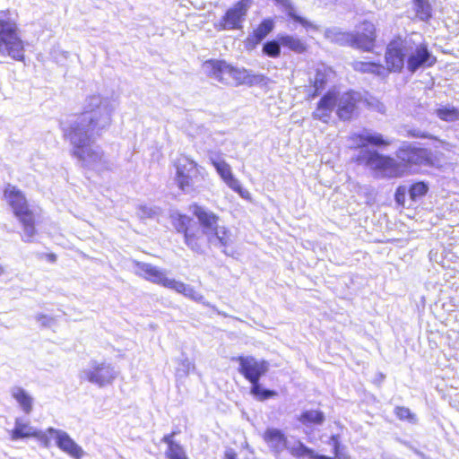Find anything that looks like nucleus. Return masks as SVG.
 <instances>
[{"label":"nucleus","instance_id":"nucleus-40","mask_svg":"<svg viewBox=\"0 0 459 459\" xmlns=\"http://www.w3.org/2000/svg\"><path fill=\"white\" fill-rule=\"evenodd\" d=\"M47 257L50 262H55L56 260V255L54 254L47 255Z\"/></svg>","mask_w":459,"mask_h":459},{"label":"nucleus","instance_id":"nucleus-41","mask_svg":"<svg viewBox=\"0 0 459 459\" xmlns=\"http://www.w3.org/2000/svg\"><path fill=\"white\" fill-rule=\"evenodd\" d=\"M4 273V268L3 266L0 264V275Z\"/></svg>","mask_w":459,"mask_h":459},{"label":"nucleus","instance_id":"nucleus-19","mask_svg":"<svg viewBox=\"0 0 459 459\" xmlns=\"http://www.w3.org/2000/svg\"><path fill=\"white\" fill-rule=\"evenodd\" d=\"M179 433V431H172L163 436L161 441L164 442L168 448L165 452L167 459H189L184 447L174 441V437Z\"/></svg>","mask_w":459,"mask_h":459},{"label":"nucleus","instance_id":"nucleus-1","mask_svg":"<svg viewBox=\"0 0 459 459\" xmlns=\"http://www.w3.org/2000/svg\"><path fill=\"white\" fill-rule=\"evenodd\" d=\"M191 208L199 226L193 218L185 213H177L171 217L175 231L183 237L184 243L189 249L203 253L204 247H210L212 245L226 247L230 244V231L225 227L219 226V215L196 203H194Z\"/></svg>","mask_w":459,"mask_h":459},{"label":"nucleus","instance_id":"nucleus-23","mask_svg":"<svg viewBox=\"0 0 459 459\" xmlns=\"http://www.w3.org/2000/svg\"><path fill=\"white\" fill-rule=\"evenodd\" d=\"M297 420L305 427L320 426L325 422V415L320 410H305L301 411Z\"/></svg>","mask_w":459,"mask_h":459},{"label":"nucleus","instance_id":"nucleus-13","mask_svg":"<svg viewBox=\"0 0 459 459\" xmlns=\"http://www.w3.org/2000/svg\"><path fill=\"white\" fill-rule=\"evenodd\" d=\"M361 102H366V100L359 92L347 91L340 95L335 114L340 120L350 121L356 116Z\"/></svg>","mask_w":459,"mask_h":459},{"label":"nucleus","instance_id":"nucleus-31","mask_svg":"<svg viewBox=\"0 0 459 459\" xmlns=\"http://www.w3.org/2000/svg\"><path fill=\"white\" fill-rule=\"evenodd\" d=\"M436 114L443 121L452 122L459 120V109L455 107H441L437 108Z\"/></svg>","mask_w":459,"mask_h":459},{"label":"nucleus","instance_id":"nucleus-26","mask_svg":"<svg viewBox=\"0 0 459 459\" xmlns=\"http://www.w3.org/2000/svg\"><path fill=\"white\" fill-rule=\"evenodd\" d=\"M329 75L325 70H316L314 79L311 81L313 91L308 93L309 100L316 98L326 87Z\"/></svg>","mask_w":459,"mask_h":459},{"label":"nucleus","instance_id":"nucleus-22","mask_svg":"<svg viewBox=\"0 0 459 459\" xmlns=\"http://www.w3.org/2000/svg\"><path fill=\"white\" fill-rule=\"evenodd\" d=\"M59 448L74 459H81L84 455L78 446L66 433H59Z\"/></svg>","mask_w":459,"mask_h":459},{"label":"nucleus","instance_id":"nucleus-32","mask_svg":"<svg viewBox=\"0 0 459 459\" xmlns=\"http://www.w3.org/2000/svg\"><path fill=\"white\" fill-rule=\"evenodd\" d=\"M330 441L333 445V454L336 459H351V455L341 444L339 435H332Z\"/></svg>","mask_w":459,"mask_h":459},{"label":"nucleus","instance_id":"nucleus-9","mask_svg":"<svg viewBox=\"0 0 459 459\" xmlns=\"http://www.w3.org/2000/svg\"><path fill=\"white\" fill-rule=\"evenodd\" d=\"M134 268L136 274L148 281L173 290L194 300H200L203 298L183 281L168 278L164 270L152 264L135 261Z\"/></svg>","mask_w":459,"mask_h":459},{"label":"nucleus","instance_id":"nucleus-7","mask_svg":"<svg viewBox=\"0 0 459 459\" xmlns=\"http://www.w3.org/2000/svg\"><path fill=\"white\" fill-rule=\"evenodd\" d=\"M333 41L342 47L371 53L378 46L377 27L372 21L364 19L356 24L353 31L334 32Z\"/></svg>","mask_w":459,"mask_h":459},{"label":"nucleus","instance_id":"nucleus-14","mask_svg":"<svg viewBox=\"0 0 459 459\" xmlns=\"http://www.w3.org/2000/svg\"><path fill=\"white\" fill-rule=\"evenodd\" d=\"M340 94L337 91H327L318 100L313 117L327 122L334 108H337Z\"/></svg>","mask_w":459,"mask_h":459},{"label":"nucleus","instance_id":"nucleus-8","mask_svg":"<svg viewBox=\"0 0 459 459\" xmlns=\"http://www.w3.org/2000/svg\"><path fill=\"white\" fill-rule=\"evenodd\" d=\"M239 363L238 372L251 384L250 393L259 401H265L277 395V392L263 389L259 380L269 369V363L253 356H238L233 359Z\"/></svg>","mask_w":459,"mask_h":459},{"label":"nucleus","instance_id":"nucleus-24","mask_svg":"<svg viewBox=\"0 0 459 459\" xmlns=\"http://www.w3.org/2000/svg\"><path fill=\"white\" fill-rule=\"evenodd\" d=\"M31 437H38V432L29 423L23 422L20 418L16 419L14 428L10 431L11 439L15 441Z\"/></svg>","mask_w":459,"mask_h":459},{"label":"nucleus","instance_id":"nucleus-12","mask_svg":"<svg viewBox=\"0 0 459 459\" xmlns=\"http://www.w3.org/2000/svg\"><path fill=\"white\" fill-rule=\"evenodd\" d=\"M253 0H238L228 8L221 19L214 23L218 31L238 30L243 28V22L247 15Z\"/></svg>","mask_w":459,"mask_h":459},{"label":"nucleus","instance_id":"nucleus-38","mask_svg":"<svg viewBox=\"0 0 459 459\" xmlns=\"http://www.w3.org/2000/svg\"><path fill=\"white\" fill-rule=\"evenodd\" d=\"M224 457L225 459H238V455L234 450L229 449L225 452Z\"/></svg>","mask_w":459,"mask_h":459},{"label":"nucleus","instance_id":"nucleus-10","mask_svg":"<svg viewBox=\"0 0 459 459\" xmlns=\"http://www.w3.org/2000/svg\"><path fill=\"white\" fill-rule=\"evenodd\" d=\"M0 54L17 61L24 59V42L13 21L0 19Z\"/></svg>","mask_w":459,"mask_h":459},{"label":"nucleus","instance_id":"nucleus-6","mask_svg":"<svg viewBox=\"0 0 459 459\" xmlns=\"http://www.w3.org/2000/svg\"><path fill=\"white\" fill-rule=\"evenodd\" d=\"M3 197L21 224L22 238L25 241H30L37 234L38 213L30 204L25 194L16 186H6L3 191Z\"/></svg>","mask_w":459,"mask_h":459},{"label":"nucleus","instance_id":"nucleus-2","mask_svg":"<svg viewBox=\"0 0 459 459\" xmlns=\"http://www.w3.org/2000/svg\"><path fill=\"white\" fill-rule=\"evenodd\" d=\"M396 157L398 160L376 150H368L363 154L356 156L353 160L388 178H401L411 173L413 167H433L438 160L430 150L411 143L401 145L396 151Z\"/></svg>","mask_w":459,"mask_h":459},{"label":"nucleus","instance_id":"nucleus-39","mask_svg":"<svg viewBox=\"0 0 459 459\" xmlns=\"http://www.w3.org/2000/svg\"><path fill=\"white\" fill-rule=\"evenodd\" d=\"M313 459H336V458L334 456L331 457V456H327V455H317L315 453Z\"/></svg>","mask_w":459,"mask_h":459},{"label":"nucleus","instance_id":"nucleus-5","mask_svg":"<svg viewBox=\"0 0 459 459\" xmlns=\"http://www.w3.org/2000/svg\"><path fill=\"white\" fill-rule=\"evenodd\" d=\"M202 66L207 77L223 85L232 83L235 86H265L270 82V79L264 74H253L250 70L237 67L224 59H207L203 63Z\"/></svg>","mask_w":459,"mask_h":459},{"label":"nucleus","instance_id":"nucleus-34","mask_svg":"<svg viewBox=\"0 0 459 459\" xmlns=\"http://www.w3.org/2000/svg\"><path fill=\"white\" fill-rule=\"evenodd\" d=\"M290 453L291 455H293L296 458L308 457L310 459H313L314 455H315V451L313 449L307 447L301 442H299L298 445L290 447Z\"/></svg>","mask_w":459,"mask_h":459},{"label":"nucleus","instance_id":"nucleus-21","mask_svg":"<svg viewBox=\"0 0 459 459\" xmlns=\"http://www.w3.org/2000/svg\"><path fill=\"white\" fill-rule=\"evenodd\" d=\"M274 1L283 8V10L289 19L292 20L296 23L300 24L306 30H308V29L316 30V26L312 22H310L307 18L302 17L297 13L294 5L292 4V3L290 0H274Z\"/></svg>","mask_w":459,"mask_h":459},{"label":"nucleus","instance_id":"nucleus-4","mask_svg":"<svg viewBox=\"0 0 459 459\" xmlns=\"http://www.w3.org/2000/svg\"><path fill=\"white\" fill-rule=\"evenodd\" d=\"M92 108L84 110L79 122L72 125L64 133V136L74 147V155L86 165L100 161L101 155L91 147L92 132L98 126L101 117L100 104L91 105Z\"/></svg>","mask_w":459,"mask_h":459},{"label":"nucleus","instance_id":"nucleus-37","mask_svg":"<svg viewBox=\"0 0 459 459\" xmlns=\"http://www.w3.org/2000/svg\"><path fill=\"white\" fill-rule=\"evenodd\" d=\"M408 135L411 137H413V138H421V139L432 138V136H430L429 134H427L425 132H420L417 130H410L408 132Z\"/></svg>","mask_w":459,"mask_h":459},{"label":"nucleus","instance_id":"nucleus-28","mask_svg":"<svg viewBox=\"0 0 459 459\" xmlns=\"http://www.w3.org/2000/svg\"><path fill=\"white\" fill-rule=\"evenodd\" d=\"M263 438L267 444L274 447L285 446L287 444L286 436L277 429H267L263 434Z\"/></svg>","mask_w":459,"mask_h":459},{"label":"nucleus","instance_id":"nucleus-29","mask_svg":"<svg viewBox=\"0 0 459 459\" xmlns=\"http://www.w3.org/2000/svg\"><path fill=\"white\" fill-rule=\"evenodd\" d=\"M416 16L424 22L432 17V8L428 0H412Z\"/></svg>","mask_w":459,"mask_h":459},{"label":"nucleus","instance_id":"nucleus-17","mask_svg":"<svg viewBox=\"0 0 459 459\" xmlns=\"http://www.w3.org/2000/svg\"><path fill=\"white\" fill-rule=\"evenodd\" d=\"M116 377L115 371L112 367L105 363H95L91 369L86 373V379L100 386L110 384Z\"/></svg>","mask_w":459,"mask_h":459},{"label":"nucleus","instance_id":"nucleus-16","mask_svg":"<svg viewBox=\"0 0 459 459\" xmlns=\"http://www.w3.org/2000/svg\"><path fill=\"white\" fill-rule=\"evenodd\" d=\"M274 29V22L272 18H265L250 32L245 39L246 49H255L262 40L266 38Z\"/></svg>","mask_w":459,"mask_h":459},{"label":"nucleus","instance_id":"nucleus-30","mask_svg":"<svg viewBox=\"0 0 459 459\" xmlns=\"http://www.w3.org/2000/svg\"><path fill=\"white\" fill-rule=\"evenodd\" d=\"M429 192V186L424 181L412 183L408 189L410 199L416 202L424 197Z\"/></svg>","mask_w":459,"mask_h":459},{"label":"nucleus","instance_id":"nucleus-33","mask_svg":"<svg viewBox=\"0 0 459 459\" xmlns=\"http://www.w3.org/2000/svg\"><path fill=\"white\" fill-rule=\"evenodd\" d=\"M281 46L279 39L266 41L263 45V53L269 57L277 58L281 56Z\"/></svg>","mask_w":459,"mask_h":459},{"label":"nucleus","instance_id":"nucleus-18","mask_svg":"<svg viewBox=\"0 0 459 459\" xmlns=\"http://www.w3.org/2000/svg\"><path fill=\"white\" fill-rule=\"evenodd\" d=\"M349 140L353 143L351 149L358 150L368 145L376 147H387L390 141L385 139L381 134H365L361 133H354L349 136Z\"/></svg>","mask_w":459,"mask_h":459},{"label":"nucleus","instance_id":"nucleus-36","mask_svg":"<svg viewBox=\"0 0 459 459\" xmlns=\"http://www.w3.org/2000/svg\"><path fill=\"white\" fill-rule=\"evenodd\" d=\"M406 188L403 186H399L394 193V200L396 204L402 207L405 205Z\"/></svg>","mask_w":459,"mask_h":459},{"label":"nucleus","instance_id":"nucleus-25","mask_svg":"<svg viewBox=\"0 0 459 459\" xmlns=\"http://www.w3.org/2000/svg\"><path fill=\"white\" fill-rule=\"evenodd\" d=\"M353 69L360 74H369L377 76L385 74L383 65L375 61H357L353 64Z\"/></svg>","mask_w":459,"mask_h":459},{"label":"nucleus","instance_id":"nucleus-11","mask_svg":"<svg viewBox=\"0 0 459 459\" xmlns=\"http://www.w3.org/2000/svg\"><path fill=\"white\" fill-rule=\"evenodd\" d=\"M173 166L176 170L175 182L182 192L193 189L195 180L204 179L201 167L186 155L178 157Z\"/></svg>","mask_w":459,"mask_h":459},{"label":"nucleus","instance_id":"nucleus-15","mask_svg":"<svg viewBox=\"0 0 459 459\" xmlns=\"http://www.w3.org/2000/svg\"><path fill=\"white\" fill-rule=\"evenodd\" d=\"M212 166L224 183L245 199H250L249 192L243 188L239 181L234 178L230 166L224 160H212Z\"/></svg>","mask_w":459,"mask_h":459},{"label":"nucleus","instance_id":"nucleus-20","mask_svg":"<svg viewBox=\"0 0 459 459\" xmlns=\"http://www.w3.org/2000/svg\"><path fill=\"white\" fill-rule=\"evenodd\" d=\"M279 40L283 48L299 55L305 54L309 49L306 40L296 35L281 34L279 36Z\"/></svg>","mask_w":459,"mask_h":459},{"label":"nucleus","instance_id":"nucleus-35","mask_svg":"<svg viewBox=\"0 0 459 459\" xmlns=\"http://www.w3.org/2000/svg\"><path fill=\"white\" fill-rule=\"evenodd\" d=\"M395 416L401 420L416 422V416L411 410L404 406H397L394 408Z\"/></svg>","mask_w":459,"mask_h":459},{"label":"nucleus","instance_id":"nucleus-27","mask_svg":"<svg viewBox=\"0 0 459 459\" xmlns=\"http://www.w3.org/2000/svg\"><path fill=\"white\" fill-rule=\"evenodd\" d=\"M12 397L18 403L25 414H30L33 409V398L22 387L12 391Z\"/></svg>","mask_w":459,"mask_h":459},{"label":"nucleus","instance_id":"nucleus-3","mask_svg":"<svg viewBox=\"0 0 459 459\" xmlns=\"http://www.w3.org/2000/svg\"><path fill=\"white\" fill-rule=\"evenodd\" d=\"M436 63L437 57L431 55L426 43H420L409 51L406 39L399 34L385 47L383 66L385 74H401L405 67L414 74L420 68L432 67Z\"/></svg>","mask_w":459,"mask_h":459}]
</instances>
